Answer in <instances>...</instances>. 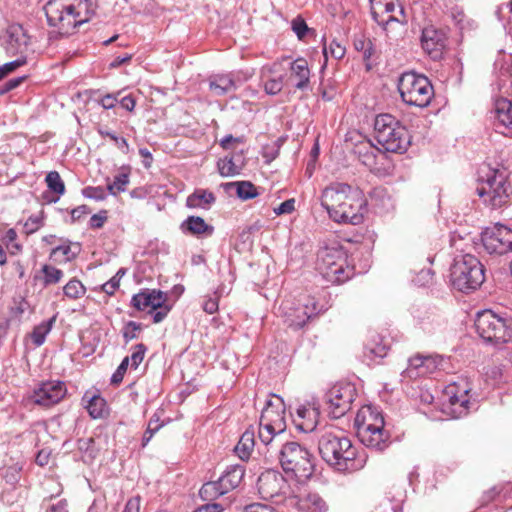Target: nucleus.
Listing matches in <instances>:
<instances>
[{
  "instance_id": "f257e3e1",
  "label": "nucleus",
  "mask_w": 512,
  "mask_h": 512,
  "mask_svg": "<svg viewBox=\"0 0 512 512\" xmlns=\"http://www.w3.org/2000/svg\"><path fill=\"white\" fill-rule=\"evenodd\" d=\"M47 22L62 35H69L95 13L91 0H49L44 6Z\"/></svg>"
},
{
  "instance_id": "f03ea898",
  "label": "nucleus",
  "mask_w": 512,
  "mask_h": 512,
  "mask_svg": "<svg viewBox=\"0 0 512 512\" xmlns=\"http://www.w3.org/2000/svg\"><path fill=\"white\" fill-rule=\"evenodd\" d=\"M322 459L340 471H354L364 466V459L356 458L351 440L340 431H325L318 441Z\"/></svg>"
},
{
  "instance_id": "7ed1b4c3",
  "label": "nucleus",
  "mask_w": 512,
  "mask_h": 512,
  "mask_svg": "<svg viewBox=\"0 0 512 512\" xmlns=\"http://www.w3.org/2000/svg\"><path fill=\"white\" fill-rule=\"evenodd\" d=\"M354 424L359 440L366 447L383 451L388 446L389 435L384 430V418L377 407L363 406L358 410Z\"/></svg>"
},
{
  "instance_id": "20e7f679",
  "label": "nucleus",
  "mask_w": 512,
  "mask_h": 512,
  "mask_svg": "<svg viewBox=\"0 0 512 512\" xmlns=\"http://www.w3.org/2000/svg\"><path fill=\"white\" fill-rule=\"evenodd\" d=\"M279 462L283 471L299 483L306 482L314 473L313 456L298 442H287L279 450Z\"/></svg>"
},
{
  "instance_id": "39448f33",
  "label": "nucleus",
  "mask_w": 512,
  "mask_h": 512,
  "mask_svg": "<svg viewBox=\"0 0 512 512\" xmlns=\"http://www.w3.org/2000/svg\"><path fill=\"white\" fill-rule=\"evenodd\" d=\"M485 280V269L472 254L455 257L450 267V281L457 290L468 293L479 288Z\"/></svg>"
},
{
  "instance_id": "423d86ee",
  "label": "nucleus",
  "mask_w": 512,
  "mask_h": 512,
  "mask_svg": "<svg viewBox=\"0 0 512 512\" xmlns=\"http://www.w3.org/2000/svg\"><path fill=\"white\" fill-rule=\"evenodd\" d=\"M316 270L327 282L341 284L354 274L347 263V256L340 247H323L317 253Z\"/></svg>"
},
{
  "instance_id": "0eeeda50",
  "label": "nucleus",
  "mask_w": 512,
  "mask_h": 512,
  "mask_svg": "<svg viewBox=\"0 0 512 512\" xmlns=\"http://www.w3.org/2000/svg\"><path fill=\"white\" fill-rule=\"evenodd\" d=\"M480 185L477 187V194L483 199L486 205L492 208H500L508 202L511 194V187L507 182V171L505 169L491 168L485 166L481 169Z\"/></svg>"
},
{
  "instance_id": "6e6552de",
  "label": "nucleus",
  "mask_w": 512,
  "mask_h": 512,
  "mask_svg": "<svg viewBox=\"0 0 512 512\" xmlns=\"http://www.w3.org/2000/svg\"><path fill=\"white\" fill-rule=\"evenodd\" d=\"M377 142L388 152L402 153L410 145L407 129L391 114H380L374 121Z\"/></svg>"
},
{
  "instance_id": "1a4fd4ad",
  "label": "nucleus",
  "mask_w": 512,
  "mask_h": 512,
  "mask_svg": "<svg viewBox=\"0 0 512 512\" xmlns=\"http://www.w3.org/2000/svg\"><path fill=\"white\" fill-rule=\"evenodd\" d=\"M475 328L478 335L487 343L500 345L512 342V318L503 317L491 310L477 314Z\"/></svg>"
},
{
  "instance_id": "9d476101",
  "label": "nucleus",
  "mask_w": 512,
  "mask_h": 512,
  "mask_svg": "<svg viewBox=\"0 0 512 512\" xmlns=\"http://www.w3.org/2000/svg\"><path fill=\"white\" fill-rule=\"evenodd\" d=\"M398 91L402 100L410 106L427 107L434 89L428 77L414 71L403 73L398 81Z\"/></svg>"
},
{
  "instance_id": "9b49d317",
  "label": "nucleus",
  "mask_w": 512,
  "mask_h": 512,
  "mask_svg": "<svg viewBox=\"0 0 512 512\" xmlns=\"http://www.w3.org/2000/svg\"><path fill=\"white\" fill-rule=\"evenodd\" d=\"M282 310L285 323L291 328L300 329L308 320L317 316L322 311V307H319L314 297L305 296L297 303L283 302Z\"/></svg>"
},
{
  "instance_id": "f8f14e48",
  "label": "nucleus",
  "mask_w": 512,
  "mask_h": 512,
  "mask_svg": "<svg viewBox=\"0 0 512 512\" xmlns=\"http://www.w3.org/2000/svg\"><path fill=\"white\" fill-rule=\"evenodd\" d=\"M167 295L161 290L143 289L139 293L133 295L131 305L138 311H147L153 313V322L160 323L168 315L170 306L166 304Z\"/></svg>"
},
{
  "instance_id": "ddd939ff",
  "label": "nucleus",
  "mask_w": 512,
  "mask_h": 512,
  "mask_svg": "<svg viewBox=\"0 0 512 512\" xmlns=\"http://www.w3.org/2000/svg\"><path fill=\"white\" fill-rule=\"evenodd\" d=\"M484 250L490 255H505L512 252V230L505 225L495 224L481 233Z\"/></svg>"
},
{
  "instance_id": "4468645a",
  "label": "nucleus",
  "mask_w": 512,
  "mask_h": 512,
  "mask_svg": "<svg viewBox=\"0 0 512 512\" xmlns=\"http://www.w3.org/2000/svg\"><path fill=\"white\" fill-rule=\"evenodd\" d=\"M354 397L355 388L352 385H334L325 394V404L328 414L334 419L344 416L351 409Z\"/></svg>"
},
{
  "instance_id": "2eb2a0df",
  "label": "nucleus",
  "mask_w": 512,
  "mask_h": 512,
  "mask_svg": "<svg viewBox=\"0 0 512 512\" xmlns=\"http://www.w3.org/2000/svg\"><path fill=\"white\" fill-rule=\"evenodd\" d=\"M370 4L372 18L384 28L392 22H407L401 0H370Z\"/></svg>"
},
{
  "instance_id": "dca6fc26",
  "label": "nucleus",
  "mask_w": 512,
  "mask_h": 512,
  "mask_svg": "<svg viewBox=\"0 0 512 512\" xmlns=\"http://www.w3.org/2000/svg\"><path fill=\"white\" fill-rule=\"evenodd\" d=\"M367 201L364 198L363 192L354 187L348 194L346 200L341 203L339 217H331V219L338 223H351L357 225L363 221V215L366 211Z\"/></svg>"
},
{
  "instance_id": "f3484780",
  "label": "nucleus",
  "mask_w": 512,
  "mask_h": 512,
  "mask_svg": "<svg viewBox=\"0 0 512 512\" xmlns=\"http://www.w3.org/2000/svg\"><path fill=\"white\" fill-rule=\"evenodd\" d=\"M67 394V387L60 380H46L38 383L33 389L31 400L42 407H51L58 404Z\"/></svg>"
},
{
  "instance_id": "a211bd4d",
  "label": "nucleus",
  "mask_w": 512,
  "mask_h": 512,
  "mask_svg": "<svg viewBox=\"0 0 512 512\" xmlns=\"http://www.w3.org/2000/svg\"><path fill=\"white\" fill-rule=\"evenodd\" d=\"M354 187L346 183H332L326 187L320 197L321 206L328 212L329 217H339L341 203L346 200Z\"/></svg>"
},
{
  "instance_id": "6ab92c4d",
  "label": "nucleus",
  "mask_w": 512,
  "mask_h": 512,
  "mask_svg": "<svg viewBox=\"0 0 512 512\" xmlns=\"http://www.w3.org/2000/svg\"><path fill=\"white\" fill-rule=\"evenodd\" d=\"M447 45V36L433 25L424 27L421 35L423 51L434 61L441 60Z\"/></svg>"
},
{
  "instance_id": "aec40b11",
  "label": "nucleus",
  "mask_w": 512,
  "mask_h": 512,
  "mask_svg": "<svg viewBox=\"0 0 512 512\" xmlns=\"http://www.w3.org/2000/svg\"><path fill=\"white\" fill-rule=\"evenodd\" d=\"M257 487L262 498L271 499L285 493L287 482L280 472L266 470L259 476Z\"/></svg>"
},
{
  "instance_id": "412c9836",
  "label": "nucleus",
  "mask_w": 512,
  "mask_h": 512,
  "mask_svg": "<svg viewBox=\"0 0 512 512\" xmlns=\"http://www.w3.org/2000/svg\"><path fill=\"white\" fill-rule=\"evenodd\" d=\"M494 126L499 133L512 137V102L500 97L494 103Z\"/></svg>"
},
{
  "instance_id": "4be33fe9",
  "label": "nucleus",
  "mask_w": 512,
  "mask_h": 512,
  "mask_svg": "<svg viewBox=\"0 0 512 512\" xmlns=\"http://www.w3.org/2000/svg\"><path fill=\"white\" fill-rule=\"evenodd\" d=\"M284 411L285 405L283 399L278 395H272L271 398L266 401L265 407L261 413L260 422L271 424L278 428V432H284Z\"/></svg>"
},
{
  "instance_id": "5701e85b",
  "label": "nucleus",
  "mask_w": 512,
  "mask_h": 512,
  "mask_svg": "<svg viewBox=\"0 0 512 512\" xmlns=\"http://www.w3.org/2000/svg\"><path fill=\"white\" fill-rule=\"evenodd\" d=\"M319 416L320 407L316 403H307L296 409L293 421L298 430L309 433L317 427Z\"/></svg>"
},
{
  "instance_id": "b1692460",
  "label": "nucleus",
  "mask_w": 512,
  "mask_h": 512,
  "mask_svg": "<svg viewBox=\"0 0 512 512\" xmlns=\"http://www.w3.org/2000/svg\"><path fill=\"white\" fill-rule=\"evenodd\" d=\"M495 71L497 76L496 86L500 93L509 95L512 92V65L511 56H503L495 61Z\"/></svg>"
},
{
  "instance_id": "393cba45",
  "label": "nucleus",
  "mask_w": 512,
  "mask_h": 512,
  "mask_svg": "<svg viewBox=\"0 0 512 512\" xmlns=\"http://www.w3.org/2000/svg\"><path fill=\"white\" fill-rule=\"evenodd\" d=\"M184 234L200 237H210L214 233V227L205 222L200 216H188L180 225Z\"/></svg>"
},
{
  "instance_id": "a878e982",
  "label": "nucleus",
  "mask_w": 512,
  "mask_h": 512,
  "mask_svg": "<svg viewBox=\"0 0 512 512\" xmlns=\"http://www.w3.org/2000/svg\"><path fill=\"white\" fill-rule=\"evenodd\" d=\"M389 347L380 335H372L364 347V357L368 364H378L388 353Z\"/></svg>"
},
{
  "instance_id": "bb28decb",
  "label": "nucleus",
  "mask_w": 512,
  "mask_h": 512,
  "mask_svg": "<svg viewBox=\"0 0 512 512\" xmlns=\"http://www.w3.org/2000/svg\"><path fill=\"white\" fill-rule=\"evenodd\" d=\"M245 166V159L242 152H236L221 158L217 162V168L221 176L231 177L240 174Z\"/></svg>"
},
{
  "instance_id": "cd10ccee",
  "label": "nucleus",
  "mask_w": 512,
  "mask_h": 512,
  "mask_svg": "<svg viewBox=\"0 0 512 512\" xmlns=\"http://www.w3.org/2000/svg\"><path fill=\"white\" fill-rule=\"evenodd\" d=\"M378 152L379 149L376 148L369 140L359 141L353 148V154L369 169L376 166Z\"/></svg>"
},
{
  "instance_id": "c85d7f7f",
  "label": "nucleus",
  "mask_w": 512,
  "mask_h": 512,
  "mask_svg": "<svg viewBox=\"0 0 512 512\" xmlns=\"http://www.w3.org/2000/svg\"><path fill=\"white\" fill-rule=\"evenodd\" d=\"M291 78L295 80L294 86L299 90H306L309 86L310 69L304 58H298L291 63Z\"/></svg>"
},
{
  "instance_id": "c756f323",
  "label": "nucleus",
  "mask_w": 512,
  "mask_h": 512,
  "mask_svg": "<svg viewBox=\"0 0 512 512\" xmlns=\"http://www.w3.org/2000/svg\"><path fill=\"white\" fill-rule=\"evenodd\" d=\"M215 195L205 189H196L186 199V206L192 209H204L209 210L215 203Z\"/></svg>"
},
{
  "instance_id": "7c9ffc66",
  "label": "nucleus",
  "mask_w": 512,
  "mask_h": 512,
  "mask_svg": "<svg viewBox=\"0 0 512 512\" xmlns=\"http://www.w3.org/2000/svg\"><path fill=\"white\" fill-rule=\"evenodd\" d=\"M244 475L245 468L243 465H230L226 468L219 480L226 492H229L239 486Z\"/></svg>"
},
{
  "instance_id": "2f4dec72",
  "label": "nucleus",
  "mask_w": 512,
  "mask_h": 512,
  "mask_svg": "<svg viewBox=\"0 0 512 512\" xmlns=\"http://www.w3.org/2000/svg\"><path fill=\"white\" fill-rule=\"evenodd\" d=\"M8 33L9 39L7 50L13 54H23L26 51L29 42V38L25 34L23 28L20 26L11 27Z\"/></svg>"
},
{
  "instance_id": "473e14b6",
  "label": "nucleus",
  "mask_w": 512,
  "mask_h": 512,
  "mask_svg": "<svg viewBox=\"0 0 512 512\" xmlns=\"http://www.w3.org/2000/svg\"><path fill=\"white\" fill-rule=\"evenodd\" d=\"M469 391V388L463 387L460 389L458 385H450L447 388V395L449 396L450 404L461 408L459 414L466 413L469 409V399L467 397Z\"/></svg>"
},
{
  "instance_id": "72a5a7b5",
  "label": "nucleus",
  "mask_w": 512,
  "mask_h": 512,
  "mask_svg": "<svg viewBox=\"0 0 512 512\" xmlns=\"http://www.w3.org/2000/svg\"><path fill=\"white\" fill-rule=\"evenodd\" d=\"M221 186L226 192L236 189L237 196L242 200L252 199L258 195L257 188L249 181L228 182Z\"/></svg>"
},
{
  "instance_id": "f704fd0d",
  "label": "nucleus",
  "mask_w": 512,
  "mask_h": 512,
  "mask_svg": "<svg viewBox=\"0 0 512 512\" xmlns=\"http://www.w3.org/2000/svg\"><path fill=\"white\" fill-rule=\"evenodd\" d=\"M209 87L217 96H223L235 90V82L229 75H217L211 79Z\"/></svg>"
},
{
  "instance_id": "c9c22d12",
  "label": "nucleus",
  "mask_w": 512,
  "mask_h": 512,
  "mask_svg": "<svg viewBox=\"0 0 512 512\" xmlns=\"http://www.w3.org/2000/svg\"><path fill=\"white\" fill-rule=\"evenodd\" d=\"M255 445V438L253 431H245L240 437L237 445L235 446V453L242 460L250 457Z\"/></svg>"
},
{
  "instance_id": "e433bc0d",
  "label": "nucleus",
  "mask_w": 512,
  "mask_h": 512,
  "mask_svg": "<svg viewBox=\"0 0 512 512\" xmlns=\"http://www.w3.org/2000/svg\"><path fill=\"white\" fill-rule=\"evenodd\" d=\"M77 448L81 453L82 461L84 463H92L99 451L95 445V440L92 437L78 439Z\"/></svg>"
},
{
  "instance_id": "4c0bfd02",
  "label": "nucleus",
  "mask_w": 512,
  "mask_h": 512,
  "mask_svg": "<svg viewBox=\"0 0 512 512\" xmlns=\"http://www.w3.org/2000/svg\"><path fill=\"white\" fill-rule=\"evenodd\" d=\"M55 321L56 315L34 327L31 333V339L35 346L39 347L45 342L46 336L51 331Z\"/></svg>"
},
{
  "instance_id": "58836bf2",
  "label": "nucleus",
  "mask_w": 512,
  "mask_h": 512,
  "mask_svg": "<svg viewBox=\"0 0 512 512\" xmlns=\"http://www.w3.org/2000/svg\"><path fill=\"white\" fill-rule=\"evenodd\" d=\"M305 512H326L328 506L324 499L315 493L308 494L300 503Z\"/></svg>"
},
{
  "instance_id": "ea45409f",
  "label": "nucleus",
  "mask_w": 512,
  "mask_h": 512,
  "mask_svg": "<svg viewBox=\"0 0 512 512\" xmlns=\"http://www.w3.org/2000/svg\"><path fill=\"white\" fill-rule=\"evenodd\" d=\"M226 493L227 492L219 479L217 481H210L203 484L199 491V495L204 501H213Z\"/></svg>"
},
{
  "instance_id": "a19ab883",
  "label": "nucleus",
  "mask_w": 512,
  "mask_h": 512,
  "mask_svg": "<svg viewBox=\"0 0 512 512\" xmlns=\"http://www.w3.org/2000/svg\"><path fill=\"white\" fill-rule=\"evenodd\" d=\"M86 409L92 418L98 419L106 414L107 404L100 395H92L87 399Z\"/></svg>"
},
{
  "instance_id": "79ce46f5",
  "label": "nucleus",
  "mask_w": 512,
  "mask_h": 512,
  "mask_svg": "<svg viewBox=\"0 0 512 512\" xmlns=\"http://www.w3.org/2000/svg\"><path fill=\"white\" fill-rule=\"evenodd\" d=\"M371 204L380 211H387L392 208V200L385 189L375 188L370 193Z\"/></svg>"
},
{
  "instance_id": "37998d69",
  "label": "nucleus",
  "mask_w": 512,
  "mask_h": 512,
  "mask_svg": "<svg viewBox=\"0 0 512 512\" xmlns=\"http://www.w3.org/2000/svg\"><path fill=\"white\" fill-rule=\"evenodd\" d=\"M423 366V355L416 354L408 360V367L402 372L403 377L410 379L423 377L424 370Z\"/></svg>"
},
{
  "instance_id": "c03bdc74",
  "label": "nucleus",
  "mask_w": 512,
  "mask_h": 512,
  "mask_svg": "<svg viewBox=\"0 0 512 512\" xmlns=\"http://www.w3.org/2000/svg\"><path fill=\"white\" fill-rule=\"evenodd\" d=\"M63 293L67 298L76 300L85 295L86 288L80 280L73 278L63 287Z\"/></svg>"
},
{
  "instance_id": "a18cd8bd",
  "label": "nucleus",
  "mask_w": 512,
  "mask_h": 512,
  "mask_svg": "<svg viewBox=\"0 0 512 512\" xmlns=\"http://www.w3.org/2000/svg\"><path fill=\"white\" fill-rule=\"evenodd\" d=\"M59 253L63 255L65 261H71L80 253V245L78 243L72 245L70 242L59 245L52 249L51 256H57Z\"/></svg>"
},
{
  "instance_id": "49530a36",
  "label": "nucleus",
  "mask_w": 512,
  "mask_h": 512,
  "mask_svg": "<svg viewBox=\"0 0 512 512\" xmlns=\"http://www.w3.org/2000/svg\"><path fill=\"white\" fill-rule=\"evenodd\" d=\"M281 433L282 432H278V428L271 424H266V422L259 423L258 437L260 441L266 446L271 444L274 441L275 436Z\"/></svg>"
},
{
  "instance_id": "de8ad7c7",
  "label": "nucleus",
  "mask_w": 512,
  "mask_h": 512,
  "mask_svg": "<svg viewBox=\"0 0 512 512\" xmlns=\"http://www.w3.org/2000/svg\"><path fill=\"white\" fill-rule=\"evenodd\" d=\"M129 184V173L123 172L114 177L113 182L107 184V191L111 195L124 192Z\"/></svg>"
},
{
  "instance_id": "09e8293b",
  "label": "nucleus",
  "mask_w": 512,
  "mask_h": 512,
  "mask_svg": "<svg viewBox=\"0 0 512 512\" xmlns=\"http://www.w3.org/2000/svg\"><path fill=\"white\" fill-rule=\"evenodd\" d=\"M48 188L58 196L65 193V184L57 171H50L45 178Z\"/></svg>"
},
{
  "instance_id": "8fccbe9b",
  "label": "nucleus",
  "mask_w": 512,
  "mask_h": 512,
  "mask_svg": "<svg viewBox=\"0 0 512 512\" xmlns=\"http://www.w3.org/2000/svg\"><path fill=\"white\" fill-rule=\"evenodd\" d=\"M42 273L44 275L43 276L44 286H49V285L58 283L64 275L62 270H60L54 266H51V265H44L42 267Z\"/></svg>"
},
{
  "instance_id": "3c124183",
  "label": "nucleus",
  "mask_w": 512,
  "mask_h": 512,
  "mask_svg": "<svg viewBox=\"0 0 512 512\" xmlns=\"http://www.w3.org/2000/svg\"><path fill=\"white\" fill-rule=\"evenodd\" d=\"M141 330L142 325L140 323L135 321H128L122 329V336L124 341L128 343L131 340L138 338Z\"/></svg>"
},
{
  "instance_id": "603ef678",
  "label": "nucleus",
  "mask_w": 512,
  "mask_h": 512,
  "mask_svg": "<svg viewBox=\"0 0 512 512\" xmlns=\"http://www.w3.org/2000/svg\"><path fill=\"white\" fill-rule=\"evenodd\" d=\"M44 224L43 211L38 215H31L23 225L24 232L27 235L35 233Z\"/></svg>"
},
{
  "instance_id": "864d4df0",
  "label": "nucleus",
  "mask_w": 512,
  "mask_h": 512,
  "mask_svg": "<svg viewBox=\"0 0 512 512\" xmlns=\"http://www.w3.org/2000/svg\"><path fill=\"white\" fill-rule=\"evenodd\" d=\"M82 194L85 198L93 199L96 201H103L107 197L106 189L101 186H88L82 190Z\"/></svg>"
},
{
  "instance_id": "5fc2aeb1",
  "label": "nucleus",
  "mask_w": 512,
  "mask_h": 512,
  "mask_svg": "<svg viewBox=\"0 0 512 512\" xmlns=\"http://www.w3.org/2000/svg\"><path fill=\"white\" fill-rule=\"evenodd\" d=\"M292 30L297 35L298 39L302 40L305 36L311 32L312 30L307 26L305 20L298 16L294 18L291 22Z\"/></svg>"
},
{
  "instance_id": "6e6d98bb",
  "label": "nucleus",
  "mask_w": 512,
  "mask_h": 512,
  "mask_svg": "<svg viewBox=\"0 0 512 512\" xmlns=\"http://www.w3.org/2000/svg\"><path fill=\"white\" fill-rule=\"evenodd\" d=\"M147 348L144 344L139 343L133 347V352L129 357V362L131 361V367L137 369L138 366L144 359Z\"/></svg>"
},
{
  "instance_id": "4d7b16f0",
  "label": "nucleus",
  "mask_w": 512,
  "mask_h": 512,
  "mask_svg": "<svg viewBox=\"0 0 512 512\" xmlns=\"http://www.w3.org/2000/svg\"><path fill=\"white\" fill-rule=\"evenodd\" d=\"M345 47L335 40L331 41L329 46L324 45L323 53L327 57L330 54L335 59H341L345 55Z\"/></svg>"
},
{
  "instance_id": "13d9d810",
  "label": "nucleus",
  "mask_w": 512,
  "mask_h": 512,
  "mask_svg": "<svg viewBox=\"0 0 512 512\" xmlns=\"http://www.w3.org/2000/svg\"><path fill=\"white\" fill-rule=\"evenodd\" d=\"M26 64V57H19L14 61L5 63L0 67V80L6 77L9 73L15 71L17 68Z\"/></svg>"
},
{
  "instance_id": "bf43d9fd",
  "label": "nucleus",
  "mask_w": 512,
  "mask_h": 512,
  "mask_svg": "<svg viewBox=\"0 0 512 512\" xmlns=\"http://www.w3.org/2000/svg\"><path fill=\"white\" fill-rule=\"evenodd\" d=\"M283 88L282 76L277 78L267 79L264 83L265 92L269 95L278 94Z\"/></svg>"
},
{
  "instance_id": "052dcab7",
  "label": "nucleus",
  "mask_w": 512,
  "mask_h": 512,
  "mask_svg": "<svg viewBox=\"0 0 512 512\" xmlns=\"http://www.w3.org/2000/svg\"><path fill=\"white\" fill-rule=\"evenodd\" d=\"M441 363V359L438 356H425L423 355V372L424 376L433 373Z\"/></svg>"
},
{
  "instance_id": "680f3d73",
  "label": "nucleus",
  "mask_w": 512,
  "mask_h": 512,
  "mask_svg": "<svg viewBox=\"0 0 512 512\" xmlns=\"http://www.w3.org/2000/svg\"><path fill=\"white\" fill-rule=\"evenodd\" d=\"M129 366V357H125L111 377V384L118 385L123 381Z\"/></svg>"
},
{
  "instance_id": "e2e57ef3",
  "label": "nucleus",
  "mask_w": 512,
  "mask_h": 512,
  "mask_svg": "<svg viewBox=\"0 0 512 512\" xmlns=\"http://www.w3.org/2000/svg\"><path fill=\"white\" fill-rule=\"evenodd\" d=\"M449 16L454 21L455 25L460 29L465 27L466 15L463 9L459 6H454L449 10Z\"/></svg>"
},
{
  "instance_id": "0e129e2a",
  "label": "nucleus",
  "mask_w": 512,
  "mask_h": 512,
  "mask_svg": "<svg viewBox=\"0 0 512 512\" xmlns=\"http://www.w3.org/2000/svg\"><path fill=\"white\" fill-rule=\"evenodd\" d=\"M100 134L102 136L109 137L123 153H128L129 145L125 138L118 137L111 131H100Z\"/></svg>"
},
{
  "instance_id": "69168bd1",
  "label": "nucleus",
  "mask_w": 512,
  "mask_h": 512,
  "mask_svg": "<svg viewBox=\"0 0 512 512\" xmlns=\"http://www.w3.org/2000/svg\"><path fill=\"white\" fill-rule=\"evenodd\" d=\"M218 299L217 292H214L213 296H207L203 302V310L208 314H214L218 311Z\"/></svg>"
},
{
  "instance_id": "338daca9",
  "label": "nucleus",
  "mask_w": 512,
  "mask_h": 512,
  "mask_svg": "<svg viewBox=\"0 0 512 512\" xmlns=\"http://www.w3.org/2000/svg\"><path fill=\"white\" fill-rule=\"evenodd\" d=\"M107 221V211L101 210L99 213L92 215L89 225L92 229H100Z\"/></svg>"
},
{
  "instance_id": "774afa93",
  "label": "nucleus",
  "mask_w": 512,
  "mask_h": 512,
  "mask_svg": "<svg viewBox=\"0 0 512 512\" xmlns=\"http://www.w3.org/2000/svg\"><path fill=\"white\" fill-rule=\"evenodd\" d=\"M243 512H280L276 510L274 507L262 504V503H252L244 507Z\"/></svg>"
}]
</instances>
